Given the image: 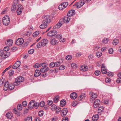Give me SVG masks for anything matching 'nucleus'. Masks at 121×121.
Returning a JSON list of instances; mask_svg holds the SVG:
<instances>
[{
    "label": "nucleus",
    "instance_id": "f257e3e1",
    "mask_svg": "<svg viewBox=\"0 0 121 121\" xmlns=\"http://www.w3.org/2000/svg\"><path fill=\"white\" fill-rule=\"evenodd\" d=\"M10 22V19L8 16H5L3 18L2 22L4 25L8 26Z\"/></svg>",
    "mask_w": 121,
    "mask_h": 121
},
{
    "label": "nucleus",
    "instance_id": "f03ea898",
    "mask_svg": "<svg viewBox=\"0 0 121 121\" xmlns=\"http://www.w3.org/2000/svg\"><path fill=\"white\" fill-rule=\"evenodd\" d=\"M24 80V78L23 77L20 76L17 77L16 79L15 82L14 83V85L17 86L19 85L20 82H22Z\"/></svg>",
    "mask_w": 121,
    "mask_h": 121
},
{
    "label": "nucleus",
    "instance_id": "7ed1b4c3",
    "mask_svg": "<svg viewBox=\"0 0 121 121\" xmlns=\"http://www.w3.org/2000/svg\"><path fill=\"white\" fill-rule=\"evenodd\" d=\"M43 23H45L46 24L49 23L51 22L50 17L48 16H45L43 17Z\"/></svg>",
    "mask_w": 121,
    "mask_h": 121
},
{
    "label": "nucleus",
    "instance_id": "20e7f679",
    "mask_svg": "<svg viewBox=\"0 0 121 121\" xmlns=\"http://www.w3.org/2000/svg\"><path fill=\"white\" fill-rule=\"evenodd\" d=\"M17 8V14L18 15H20L22 13L23 8L21 4L18 5Z\"/></svg>",
    "mask_w": 121,
    "mask_h": 121
},
{
    "label": "nucleus",
    "instance_id": "39448f33",
    "mask_svg": "<svg viewBox=\"0 0 121 121\" xmlns=\"http://www.w3.org/2000/svg\"><path fill=\"white\" fill-rule=\"evenodd\" d=\"M63 22L62 19H60L58 23L54 26V29H58L60 28L62 25Z\"/></svg>",
    "mask_w": 121,
    "mask_h": 121
},
{
    "label": "nucleus",
    "instance_id": "423d86ee",
    "mask_svg": "<svg viewBox=\"0 0 121 121\" xmlns=\"http://www.w3.org/2000/svg\"><path fill=\"white\" fill-rule=\"evenodd\" d=\"M24 42V40L22 38H19L15 41V44L17 45H20Z\"/></svg>",
    "mask_w": 121,
    "mask_h": 121
},
{
    "label": "nucleus",
    "instance_id": "0eeeda50",
    "mask_svg": "<svg viewBox=\"0 0 121 121\" xmlns=\"http://www.w3.org/2000/svg\"><path fill=\"white\" fill-rule=\"evenodd\" d=\"M85 3V2H83L81 1L80 2H77L74 6H75L77 8H79L83 6Z\"/></svg>",
    "mask_w": 121,
    "mask_h": 121
},
{
    "label": "nucleus",
    "instance_id": "6e6552de",
    "mask_svg": "<svg viewBox=\"0 0 121 121\" xmlns=\"http://www.w3.org/2000/svg\"><path fill=\"white\" fill-rule=\"evenodd\" d=\"M100 104V100L98 99L95 100L93 104V106L95 108H96L98 107Z\"/></svg>",
    "mask_w": 121,
    "mask_h": 121
},
{
    "label": "nucleus",
    "instance_id": "1a4fd4ad",
    "mask_svg": "<svg viewBox=\"0 0 121 121\" xmlns=\"http://www.w3.org/2000/svg\"><path fill=\"white\" fill-rule=\"evenodd\" d=\"M57 32V31L54 30H52L48 32L47 34V35L48 36H52L55 35L56 34Z\"/></svg>",
    "mask_w": 121,
    "mask_h": 121
},
{
    "label": "nucleus",
    "instance_id": "9d476101",
    "mask_svg": "<svg viewBox=\"0 0 121 121\" xmlns=\"http://www.w3.org/2000/svg\"><path fill=\"white\" fill-rule=\"evenodd\" d=\"M89 95H90V98L92 99H95L97 97V95L96 93L90 92L89 93Z\"/></svg>",
    "mask_w": 121,
    "mask_h": 121
},
{
    "label": "nucleus",
    "instance_id": "9b49d317",
    "mask_svg": "<svg viewBox=\"0 0 121 121\" xmlns=\"http://www.w3.org/2000/svg\"><path fill=\"white\" fill-rule=\"evenodd\" d=\"M10 84L9 83L8 81H7L4 82V91H6L8 89V86Z\"/></svg>",
    "mask_w": 121,
    "mask_h": 121
},
{
    "label": "nucleus",
    "instance_id": "f8f14e48",
    "mask_svg": "<svg viewBox=\"0 0 121 121\" xmlns=\"http://www.w3.org/2000/svg\"><path fill=\"white\" fill-rule=\"evenodd\" d=\"M68 112V110L66 108H63L61 112V115L62 117H65L66 115Z\"/></svg>",
    "mask_w": 121,
    "mask_h": 121
},
{
    "label": "nucleus",
    "instance_id": "ddd939ff",
    "mask_svg": "<svg viewBox=\"0 0 121 121\" xmlns=\"http://www.w3.org/2000/svg\"><path fill=\"white\" fill-rule=\"evenodd\" d=\"M21 65V62L20 61H17L13 65V68L14 69H16L19 67Z\"/></svg>",
    "mask_w": 121,
    "mask_h": 121
},
{
    "label": "nucleus",
    "instance_id": "4468645a",
    "mask_svg": "<svg viewBox=\"0 0 121 121\" xmlns=\"http://www.w3.org/2000/svg\"><path fill=\"white\" fill-rule=\"evenodd\" d=\"M75 13V11L74 10L72 9L69 10L67 13V16L70 17L74 15Z\"/></svg>",
    "mask_w": 121,
    "mask_h": 121
},
{
    "label": "nucleus",
    "instance_id": "2eb2a0df",
    "mask_svg": "<svg viewBox=\"0 0 121 121\" xmlns=\"http://www.w3.org/2000/svg\"><path fill=\"white\" fill-rule=\"evenodd\" d=\"M70 18V17L67 16H65L64 17V18L62 20L63 22H64L65 23H67L69 21Z\"/></svg>",
    "mask_w": 121,
    "mask_h": 121
},
{
    "label": "nucleus",
    "instance_id": "dca6fc26",
    "mask_svg": "<svg viewBox=\"0 0 121 121\" xmlns=\"http://www.w3.org/2000/svg\"><path fill=\"white\" fill-rule=\"evenodd\" d=\"M71 98L73 99H75L77 97V93L74 92L71 93L70 95Z\"/></svg>",
    "mask_w": 121,
    "mask_h": 121
},
{
    "label": "nucleus",
    "instance_id": "f3484780",
    "mask_svg": "<svg viewBox=\"0 0 121 121\" xmlns=\"http://www.w3.org/2000/svg\"><path fill=\"white\" fill-rule=\"evenodd\" d=\"M41 73L40 70L36 69L35 71L34 76L35 77H37L39 76Z\"/></svg>",
    "mask_w": 121,
    "mask_h": 121
},
{
    "label": "nucleus",
    "instance_id": "a211bd4d",
    "mask_svg": "<svg viewBox=\"0 0 121 121\" xmlns=\"http://www.w3.org/2000/svg\"><path fill=\"white\" fill-rule=\"evenodd\" d=\"M88 69V67L85 65H82L80 68V70L83 71H85L87 70Z\"/></svg>",
    "mask_w": 121,
    "mask_h": 121
},
{
    "label": "nucleus",
    "instance_id": "6ab92c4d",
    "mask_svg": "<svg viewBox=\"0 0 121 121\" xmlns=\"http://www.w3.org/2000/svg\"><path fill=\"white\" fill-rule=\"evenodd\" d=\"M18 5H17L14 4L12 6L11 8V10L13 12L15 11L17 8Z\"/></svg>",
    "mask_w": 121,
    "mask_h": 121
},
{
    "label": "nucleus",
    "instance_id": "aec40b11",
    "mask_svg": "<svg viewBox=\"0 0 121 121\" xmlns=\"http://www.w3.org/2000/svg\"><path fill=\"white\" fill-rule=\"evenodd\" d=\"M41 44L42 45V46L44 47L48 43V40L46 39H43L41 41Z\"/></svg>",
    "mask_w": 121,
    "mask_h": 121
},
{
    "label": "nucleus",
    "instance_id": "412c9836",
    "mask_svg": "<svg viewBox=\"0 0 121 121\" xmlns=\"http://www.w3.org/2000/svg\"><path fill=\"white\" fill-rule=\"evenodd\" d=\"M13 112L15 114H16L17 116H19L20 115V112L18 111H17L16 108H14L13 109Z\"/></svg>",
    "mask_w": 121,
    "mask_h": 121
},
{
    "label": "nucleus",
    "instance_id": "4be33fe9",
    "mask_svg": "<svg viewBox=\"0 0 121 121\" xmlns=\"http://www.w3.org/2000/svg\"><path fill=\"white\" fill-rule=\"evenodd\" d=\"M13 41L11 39H9L5 42V44L6 45H9V46L12 45Z\"/></svg>",
    "mask_w": 121,
    "mask_h": 121
},
{
    "label": "nucleus",
    "instance_id": "5701e85b",
    "mask_svg": "<svg viewBox=\"0 0 121 121\" xmlns=\"http://www.w3.org/2000/svg\"><path fill=\"white\" fill-rule=\"evenodd\" d=\"M98 115H94L92 118V121H97L98 119Z\"/></svg>",
    "mask_w": 121,
    "mask_h": 121
},
{
    "label": "nucleus",
    "instance_id": "b1692460",
    "mask_svg": "<svg viewBox=\"0 0 121 121\" xmlns=\"http://www.w3.org/2000/svg\"><path fill=\"white\" fill-rule=\"evenodd\" d=\"M6 116L8 118L11 119L13 116V114L11 113L8 112L6 114Z\"/></svg>",
    "mask_w": 121,
    "mask_h": 121
},
{
    "label": "nucleus",
    "instance_id": "393cba45",
    "mask_svg": "<svg viewBox=\"0 0 121 121\" xmlns=\"http://www.w3.org/2000/svg\"><path fill=\"white\" fill-rule=\"evenodd\" d=\"M58 43L57 40L55 39H53L50 41V43L52 45H54Z\"/></svg>",
    "mask_w": 121,
    "mask_h": 121
},
{
    "label": "nucleus",
    "instance_id": "a878e982",
    "mask_svg": "<svg viewBox=\"0 0 121 121\" xmlns=\"http://www.w3.org/2000/svg\"><path fill=\"white\" fill-rule=\"evenodd\" d=\"M66 104L65 100V99L61 100L60 102V106L61 107H63L65 106Z\"/></svg>",
    "mask_w": 121,
    "mask_h": 121
},
{
    "label": "nucleus",
    "instance_id": "bb28decb",
    "mask_svg": "<svg viewBox=\"0 0 121 121\" xmlns=\"http://www.w3.org/2000/svg\"><path fill=\"white\" fill-rule=\"evenodd\" d=\"M85 94H82L78 98V100H80L83 99H84L85 97Z\"/></svg>",
    "mask_w": 121,
    "mask_h": 121
},
{
    "label": "nucleus",
    "instance_id": "cd10ccee",
    "mask_svg": "<svg viewBox=\"0 0 121 121\" xmlns=\"http://www.w3.org/2000/svg\"><path fill=\"white\" fill-rule=\"evenodd\" d=\"M49 69L48 67L47 68H41L40 69V71L42 73H45L47 72Z\"/></svg>",
    "mask_w": 121,
    "mask_h": 121
},
{
    "label": "nucleus",
    "instance_id": "c85d7f7f",
    "mask_svg": "<svg viewBox=\"0 0 121 121\" xmlns=\"http://www.w3.org/2000/svg\"><path fill=\"white\" fill-rule=\"evenodd\" d=\"M47 26V24L45 23H43V24H41L39 26L40 28L41 29H44Z\"/></svg>",
    "mask_w": 121,
    "mask_h": 121
},
{
    "label": "nucleus",
    "instance_id": "c756f323",
    "mask_svg": "<svg viewBox=\"0 0 121 121\" xmlns=\"http://www.w3.org/2000/svg\"><path fill=\"white\" fill-rule=\"evenodd\" d=\"M14 85L13 84H10L9 86H8V89L11 90L13 89L14 87Z\"/></svg>",
    "mask_w": 121,
    "mask_h": 121
},
{
    "label": "nucleus",
    "instance_id": "7c9ffc66",
    "mask_svg": "<svg viewBox=\"0 0 121 121\" xmlns=\"http://www.w3.org/2000/svg\"><path fill=\"white\" fill-rule=\"evenodd\" d=\"M49 67L51 68H52L54 67H55V62H52L50 63L49 65Z\"/></svg>",
    "mask_w": 121,
    "mask_h": 121
},
{
    "label": "nucleus",
    "instance_id": "2f4dec72",
    "mask_svg": "<svg viewBox=\"0 0 121 121\" xmlns=\"http://www.w3.org/2000/svg\"><path fill=\"white\" fill-rule=\"evenodd\" d=\"M119 42V40L117 39H115L113 41V45H117Z\"/></svg>",
    "mask_w": 121,
    "mask_h": 121
},
{
    "label": "nucleus",
    "instance_id": "473e14b6",
    "mask_svg": "<svg viewBox=\"0 0 121 121\" xmlns=\"http://www.w3.org/2000/svg\"><path fill=\"white\" fill-rule=\"evenodd\" d=\"M39 105V104L38 103H35L34 104H33V108H37Z\"/></svg>",
    "mask_w": 121,
    "mask_h": 121
},
{
    "label": "nucleus",
    "instance_id": "72a5a7b5",
    "mask_svg": "<svg viewBox=\"0 0 121 121\" xmlns=\"http://www.w3.org/2000/svg\"><path fill=\"white\" fill-rule=\"evenodd\" d=\"M96 55L99 58L101 56L102 54L100 52H97L96 53Z\"/></svg>",
    "mask_w": 121,
    "mask_h": 121
},
{
    "label": "nucleus",
    "instance_id": "f704fd0d",
    "mask_svg": "<svg viewBox=\"0 0 121 121\" xmlns=\"http://www.w3.org/2000/svg\"><path fill=\"white\" fill-rule=\"evenodd\" d=\"M39 33L38 31H36L33 34V36L34 37H35L38 36L39 34Z\"/></svg>",
    "mask_w": 121,
    "mask_h": 121
},
{
    "label": "nucleus",
    "instance_id": "c9c22d12",
    "mask_svg": "<svg viewBox=\"0 0 121 121\" xmlns=\"http://www.w3.org/2000/svg\"><path fill=\"white\" fill-rule=\"evenodd\" d=\"M17 109L19 111L21 110L22 109V106L21 104H18L17 105Z\"/></svg>",
    "mask_w": 121,
    "mask_h": 121
},
{
    "label": "nucleus",
    "instance_id": "e433bc0d",
    "mask_svg": "<svg viewBox=\"0 0 121 121\" xmlns=\"http://www.w3.org/2000/svg\"><path fill=\"white\" fill-rule=\"evenodd\" d=\"M59 99V96L58 95L57 96H56L54 99V102L56 103H57Z\"/></svg>",
    "mask_w": 121,
    "mask_h": 121
},
{
    "label": "nucleus",
    "instance_id": "4c0bfd02",
    "mask_svg": "<svg viewBox=\"0 0 121 121\" xmlns=\"http://www.w3.org/2000/svg\"><path fill=\"white\" fill-rule=\"evenodd\" d=\"M57 107L55 105L53 104L51 106V108L52 110L53 111L56 110Z\"/></svg>",
    "mask_w": 121,
    "mask_h": 121
},
{
    "label": "nucleus",
    "instance_id": "58836bf2",
    "mask_svg": "<svg viewBox=\"0 0 121 121\" xmlns=\"http://www.w3.org/2000/svg\"><path fill=\"white\" fill-rule=\"evenodd\" d=\"M61 110V108L60 107H57L56 109V112L57 114H58Z\"/></svg>",
    "mask_w": 121,
    "mask_h": 121
},
{
    "label": "nucleus",
    "instance_id": "ea45409f",
    "mask_svg": "<svg viewBox=\"0 0 121 121\" xmlns=\"http://www.w3.org/2000/svg\"><path fill=\"white\" fill-rule=\"evenodd\" d=\"M61 4L63 5L64 8H66L68 5V3L67 2H64L62 3Z\"/></svg>",
    "mask_w": 121,
    "mask_h": 121
},
{
    "label": "nucleus",
    "instance_id": "a19ab883",
    "mask_svg": "<svg viewBox=\"0 0 121 121\" xmlns=\"http://www.w3.org/2000/svg\"><path fill=\"white\" fill-rule=\"evenodd\" d=\"M10 53L9 52H6L5 54H4V58H6L8 57L10 55Z\"/></svg>",
    "mask_w": 121,
    "mask_h": 121
},
{
    "label": "nucleus",
    "instance_id": "79ce46f5",
    "mask_svg": "<svg viewBox=\"0 0 121 121\" xmlns=\"http://www.w3.org/2000/svg\"><path fill=\"white\" fill-rule=\"evenodd\" d=\"M65 66L64 65H62L60 66L59 68V70H62L65 69Z\"/></svg>",
    "mask_w": 121,
    "mask_h": 121
},
{
    "label": "nucleus",
    "instance_id": "37998d69",
    "mask_svg": "<svg viewBox=\"0 0 121 121\" xmlns=\"http://www.w3.org/2000/svg\"><path fill=\"white\" fill-rule=\"evenodd\" d=\"M108 41V38H104L103 39V42L104 43H106Z\"/></svg>",
    "mask_w": 121,
    "mask_h": 121
},
{
    "label": "nucleus",
    "instance_id": "c03bdc74",
    "mask_svg": "<svg viewBox=\"0 0 121 121\" xmlns=\"http://www.w3.org/2000/svg\"><path fill=\"white\" fill-rule=\"evenodd\" d=\"M55 67H57L59 66L60 64V62L59 61H57L56 62H55Z\"/></svg>",
    "mask_w": 121,
    "mask_h": 121
},
{
    "label": "nucleus",
    "instance_id": "a18cd8bd",
    "mask_svg": "<svg viewBox=\"0 0 121 121\" xmlns=\"http://www.w3.org/2000/svg\"><path fill=\"white\" fill-rule=\"evenodd\" d=\"M39 105L41 107H43L44 106L45 103L43 101H42L39 103Z\"/></svg>",
    "mask_w": 121,
    "mask_h": 121
},
{
    "label": "nucleus",
    "instance_id": "49530a36",
    "mask_svg": "<svg viewBox=\"0 0 121 121\" xmlns=\"http://www.w3.org/2000/svg\"><path fill=\"white\" fill-rule=\"evenodd\" d=\"M34 52V50L33 49H31L29 50L28 52V53L30 54H33Z\"/></svg>",
    "mask_w": 121,
    "mask_h": 121
},
{
    "label": "nucleus",
    "instance_id": "de8ad7c7",
    "mask_svg": "<svg viewBox=\"0 0 121 121\" xmlns=\"http://www.w3.org/2000/svg\"><path fill=\"white\" fill-rule=\"evenodd\" d=\"M100 72L99 70H96L95 72V74L96 75L98 76L100 74Z\"/></svg>",
    "mask_w": 121,
    "mask_h": 121
},
{
    "label": "nucleus",
    "instance_id": "09e8293b",
    "mask_svg": "<svg viewBox=\"0 0 121 121\" xmlns=\"http://www.w3.org/2000/svg\"><path fill=\"white\" fill-rule=\"evenodd\" d=\"M14 73V71L13 70H10L9 71V74L10 76L12 75Z\"/></svg>",
    "mask_w": 121,
    "mask_h": 121
},
{
    "label": "nucleus",
    "instance_id": "8fccbe9b",
    "mask_svg": "<svg viewBox=\"0 0 121 121\" xmlns=\"http://www.w3.org/2000/svg\"><path fill=\"white\" fill-rule=\"evenodd\" d=\"M43 111H40L38 113V115L39 116L41 117L43 116Z\"/></svg>",
    "mask_w": 121,
    "mask_h": 121
},
{
    "label": "nucleus",
    "instance_id": "3c124183",
    "mask_svg": "<svg viewBox=\"0 0 121 121\" xmlns=\"http://www.w3.org/2000/svg\"><path fill=\"white\" fill-rule=\"evenodd\" d=\"M4 79H1L0 80V86H2L4 84Z\"/></svg>",
    "mask_w": 121,
    "mask_h": 121
},
{
    "label": "nucleus",
    "instance_id": "603ef678",
    "mask_svg": "<svg viewBox=\"0 0 121 121\" xmlns=\"http://www.w3.org/2000/svg\"><path fill=\"white\" fill-rule=\"evenodd\" d=\"M25 121H32V117H27L25 119Z\"/></svg>",
    "mask_w": 121,
    "mask_h": 121
},
{
    "label": "nucleus",
    "instance_id": "864d4df0",
    "mask_svg": "<svg viewBox=\"0 0 121 121\" xmlns=\"http://www.w3.org/2000/svg\"><path fill=\"white\" fill-rule=\"evenodd\" d=\"M65 58L66 60H69L71 59L72 56L71 55H68L66 56Z\"/></svg>",
    "mask_w": 121,
    "mask_h": 121
},
{
    "label": "nucleus",
    "instance_id": "5fc2aeb1",
    "mask_svg": "<svg viewBox=\"0 0 121 121\" xmlns=\"http://www.w3.org/2000/svg\"><path fill=\"white\" fill-rule=\"evenodd\" d=\"M103 107H100L98 109V112H103Z\"/></svg>",
    "mask_w": 121,
    "mask_h": 121
},
{
    "label": "nucleus",
    "instance_id": "6e6d98bb",
    "mask_svg": "<svg viewBox=\"0 0 121 121\" xmlns=\"http://www.w3.org/2000/svg\"><path fill=\"white\" fill-rule=\"evenodd\" d=\"M106 82L107 83H109L111 81V79L108 78H106L105 79Z\"/></svg>",
    "mask_w": 121,
    "mask_h": 121
},
{
    "label": "nucleus",
    "instance_id": "4d7b16f0",
    "mask_svg": "<svg viewBox=\"0 0 121 121\" xmlns=\"http://www.w3.org/2000/svg\"><path fill=\"white\" fill-rule=\"evenodd\" d=\"M40 65L42 68H45L47 66V64L44 63H40Z\"/></svg>",
    "mask_w": 121,
    "mask_h": 121
},
{
    "label": "nucleus",
    "instance_id": "13d9d810",
    "mask_svg": "<svg viewBox=\"0 0 121 121\" xmlns=\"http://www.w3.org/2000/svg\"><path fill=\"white\" fill-rule=\"evenodd\" d=\"M107 75L108 76L112 77L113 76V73L111 72H108L107 73Z\"/></svg>",
    "mask_w": 121,
    "mask_h": 121
},
{
    "label": "nucleus",
    "instance_id": "bf43d9fd",
    "mask_svg": "<svg viewBox=\"0 0 121 121\" xmlns=\"http://www.w3.org/2000/svg\"><path fill=\"white\" fill-rule=\"evenodd\" d=\"M108 52L109 54H112L113 52V49L112 48H110L108 51Z\"/></svg>",
    "mask_w": 121,
    "mask_h": 121
},
{
    "label": "nucleus",
    "instance_id": "052dcab7",
    "mask_svg": "<svg viewBox=\"0 0 121 121\" xmlns=\"http://www.w3.org/2000/svg\"><path fill=\"white\" fill-rule=\"evenodd\" d=\"M63 7V5H62L61 4L58 6L59 9L60 10H62L65 8L64 7Z\"/></svg>",
    "mask_w": 121,
    "mask_h": 121
},
{
    "label": "nucleus",
    "instance_id": "680f3d73",
    "mask_svg": "<svg viewBox=\"0 0 121 121\" xmlns=\"http://www.w3.org/2000/svg\"><path fill=\"white\" fill-rule=\"evenodd\" d=\"M27 104V103L26 101H23L22 103V105L24 107H25L26 106Z\"/></svg>",
    "mask_w": 121,
    "mask_h": 121
},
{
    "label": "nucleus",
    "instance_id": "e2e57ef3",
    "mask_svg": "<svg viewBox=\"0 0 121 121\" xmlns=\"http://www.w3.org/2000/svg\"><path fill=\"white\" fill-rule=\"evenodd\" d=\"M41 44V41L38 43L37 45V47L38 48H39L41 47L42 46V45Z\"/></svg>",
    "mask_w": 121,
    "mask_h": 121
},
{
    "label": "nucleus",
    "instance_id": "0e129e2a",
    "mask_svg": "<svg viewBox=\"0 0 121 121\" xmlns=\"http://www.w3.org/2000/svg\"><path fill=\"white\" fill-rule=\"evenodd\" d=\"M104 65L103 64L102 65V66L101 67V70L102 71H103L104 70H107L106 69L105 67V66H104Z\"/></svg>",
    "mask_w": 121,
    "mask_h": 121
},
{
    "label": "nucleus",
    "instance_id": "69168bd1",
    "mask_svg": "<svg viewBox=\"0 0 121 121\" xmlns=\"http://www.w3.org/2000/svg\"><path fill=\"white\" fill-rule=\"evenodd\" d=\"M9 49L8 46L5 47L4 48V50L5 52L8 51Z\"/></svg>",
    "mask_w": 121,
    "mask_h": 121
},
{
    "label": "nucleus",
    "instance_id": "338daca9",
    "mask_svg": "<svg viewBox=\"0 0 121 121\" xmlns=\"http://www.w3.org/2000/svg\"><path fill=\"white\" fill-rule=\"evenodd\" d=\"M55 37L57 39H60L61 37H62V35L61 34H57L55 36Z\"/></svg>",
    "mask_w": 121,
    "mask_h": 121
},
{
    "label": "nucleus",
    "instance_id": "774afa93",
    "mask_svg": "<svg viewBox=\"0 0 121 121\" xmlns=\"http://www.w3.org/2000/svg\"><path fill=\"white\" fill-rule=\"evenodd\" d=\"M116 82L118 83H121V78H118L116 80Z\"/></svg>",
    "mask_w": 121,
    "mask_h": 121
}]
</instances>
